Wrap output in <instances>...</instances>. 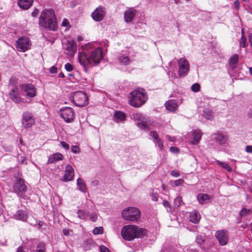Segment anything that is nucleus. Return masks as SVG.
I'll use <instances>...</instances> for the list:
<instances>
[{"instance_id": "1", "label": "nucleus", "mask_w": 252, "mask_h": 252, "mask_svg": "<svg viewBox=\"0 0 252 252\" xmlns=\"http://www.w3.org/2000/svg\"><path fill=\"white\" fill-rule=\"evenodd\" d=\"M102 51L101 48H94L91 43L82 46V51L78 53V61L85 71L87 67L97 65L102 58Z\"/></svg>"}, {"instance_id": "2", "label": "nucleus", "mask_w": 252, "mask_h": 252, "mask_svg": "<svg viewBox=\"0 0 252 252\" xmlns=\"http://www.w3.org/2000/svg\"><path fill=\"white\" fill-rule=\"evenodd\" d=\"M39 24L46 30L55 31L57 26L54 10L52 9L43 10L39 19Z\"/></svg>"}, {"instance_id": "3", "label": "nucleus", "mask_w": 252, "mask_h": 252, "mask_svg": "<svg viewBox=\"0 0 252 252\" xmlns=\"http://www.w3.org/2000/svg\"><path fill=\"white\" fill-rule=\"evenodd\" d=\"M147 99V95L143 90L133 91L130 93L129 96V104L135 107H139L143 105Z\"/></svg>"}, {"instance_id": "4", "label": "nucleus", "mask_w": 252, "mask_h": 252, "mask_svg": "<svg viewBox=\"0 0 252 252\" xmlns=\"http://www.w3.org/2000/svg\"><path fill=\"white\" fill-rule=\"evenodd\" d=\"M141 232L137 226L133 225H127L124 226L121 230V235L124 239L131 241L137 237L139 231Z\"/></svg>"}, {"instance_id": "5", "label": "nucleus", "mask_w": 252, "mask_h": 252, "mask_svg": "<svg viewBox=\"0 0 252 252\" xmlns=\"http://www.w3.org/2000/svg\"><path fill=\"white\" fill-rule=\"evenodd\" d=\"M122 216L125 220L135 221L140 218V212L135 207H127L122 212Z\"/></svg>"}, {"instance_id": "6", "label": "nucleus", "mask_w": 252, "mask_h": 252, "mask_svg": "<svg viewBox=\"0 0 252 252\" xmlns=\"http://www.w3.org/2000/svg\"><path fill=\"white\" fill-rule=\"evenodd\" d=\"M72 98L74 104L77 106L83 107L88 104V97L86 94L82 91L74 93Z\"/></svg>"}, {"instance_id": "7", "label": "nucleus", "mask_w": 252, "mask_h": 252, "mask_svg": "<svg viewBox=\"0 0 252 252\" xmlns=\"http://www.w3.org/2000/svg\"><path fill=\"white\" fill-rule=\"evenodd\" d=\"M212 138L213 140L211 141L210 143V147L215 149H219L218 146L219 145H222L227 140V136L224 134L220 133L213 134Z\"/></svg>"}, {"instance_id": "8", "label": "nucleus", "mask_w": 252, "mask_h": 252, "mask_svg": "<svg viewBox=\"0 0 252 252\" xmlns=\"http://www.w3.org/2000/svg\"><path fill=\"white\" fill-rule=\"evenodd\" d=\"M59 115L66 123H71L75 117L73 110L69 107H64L60 109Z\"/></svg>"}, {"instance_id": "9", "label": "nucleus", "mask_w": 252, "mask_h": 252, "mask_svg": "<svg viewBox=\"0 0 252 252\" xmlns=\"http://www.w3.org/2000/svg\"><path fill=\"white\" fill-rule=\"evenodd\" d=\"M31 41L29 37L22 36L17 40V50L20 52H25L30 49Z\"/></svg>"}, {"instance_id": "10", "label": "nucleus", "mask_w": 252, "mask_h": 252, "mask_svg": "<svg viewBox=\"0 0 252 252\" xmlns=\"http://www.w3.org/2000/svg\"><path fill=\"white\" fill-rule=\"evenodd\" d=\"M178 75L180 77L186 76L189 69L190 65L188 61L183 57L178 60Z\"/></svg>"}, {"instance_id": "11", "label": "nucleus", "mask_w": 252, "mask_h": 252, "mask_svg": "<svg viewBox=\"0 0 252 252\" xmlns=\"http://www.w3.org/2000/svg\"><path fill=\"white\" fill-rule=\"evenodd\" d=\"M35 117L32 113L25 111L23 113L22 119V126L25 128L32 127L35 123Z\"/></svg>"}, {"instance_id": "12", "label": "nucleus", "mask_w": 252, "mask_h": 252, "mask_svg": "<svg viewBox=\"0 0 252 252\" xmlns=\"http://www.w3.org/2000/svg\"><path fill=\"white\" fill-rule=\"evenodd\" d=\"M132 119L136 122L137 126L143 130H147L148 127L146 124L147 119L140 113H134L132 116Z\"/></svg>"}, {"instance_id": "13", "label": "nucleus", "mask_w": 252, "mask_h": 252, "mask_svg": "<svg viewBox=\"0 0 252 252\" xmlns=\"http://www.w3.org/2000/svg\"><path fill=\"white\" fill-rule=\"evenodd\" d=\"M215 236L221 246H225L228 242V233L227 230L223 229L218 230L215 233Z\"/></svg>"}, {"instance_id": "14", "label": "nucleus", "mask_w": 252, "mask_h": 252, "mask_svg": "<svg viewBox=\"0 0 252 252\" xmlns=\"http://www.w3.org/2000/svg\"><path fill=\"white\" fill-rule=\"evenodd\" d=\"M9 97L14 102H16V78L12 77L9 80L8 85Z\"/></svg>"}, {"instance_id": "15", "label": "nucleus", "mask_w": 252, "mask_h": 252, "mask_svg": "<svg viewBox=\"0 0 252 252\" xmlns=\"http://www.w3.org/2000/svg\"><path fill=\"white\" fill-rule=\"evenodd\" d=\"M27 187L24 180L22 179L17 180V194L24 199H27L26 192Z\"/></svg>"}, {"instance_id": "16", "label": "nucleus", "mask_w": 252, "mask_h": 252, "mask_svg": "<svg viewBox=\"0 0 252 252\" xmlns=\"http://www.w3.org/2000/svg\"><path fill=\"white\" fill-rule=\"evenodd\" d=\"M105 9L103 6H99L92 13L93 19L95 21H101L104 17Z\"/></svg>"}, {"instance_id": "17", "label": "nucleus", "mask_w": 252, "mask_h": 252, "mask_svg": "<svg viewBox=\"0 0 252 252\" xmlns=\"http://www.w3.org/2000/svg\"><path fill=\"white\" fill-rule=\"evenodd\" d=\"M74 175V170L71 165L68 164L65 167L64 175L61 180L64 182H68L72 180Z\"/></svg>"}, {"instance_id": "18", "label": "nucleus", "mask_w": 252, "mask_h": 252, "mask_svg": "<svg viewBox=\"0 0 252 252\" xmlns=\"http://www.w3.org/2000/svg\"><path fill=\"white\" fill-rule=\"evenodd\" d=\"M182 103V100L180 102L178 100L169 99L165 103V106L166 109L171 112H175L179 106V104Z\"/></svg>"}, {"instance_id": "19", "label": "nucleus", "mask_w": 252, "mask_h": 252, "mask_svg": "<svg viewBox=\"0 0 252 252\" xmlns=\"http://www.w3.org/2000/svg\"><path fill=\"white\" fill-rule=\"evenodd\" d=\"M67 54L73 57L77 51V45L75 42L73 40H69L67 41L65 47Z\"/></svg>"}, {"instance_id": "20", "label": "nucleus", "mask_w": 252, "mask_h": 252, "mask_svg": "<svg viewBox=\"0 0 252 252\" xmlns=\"http://www.w3.org/2000/svg\"><path fill=\"white\" fill-rule=\"evenodd\" d=\"M23 89L26 92L27 95L31 98L34 97L36 94V91L34 85L26 84L23 85Z\"/></svg>"}, {"instance_id": "21", "label": "nucleus", "mask_w": 252, "mask_h": 252, "mask_svg": "<svg viewBox=\"0 0 252 252\" xmlns=\"http://www.w3.org/2000/svg\"><path fill=\"white\" fill-rule=\"evenodd\" d=\"M137 11L136 9L133 8H129L127 9L124 13V20L126 23L131 22Z\"/></svg>"}, {"instance_id": "22", "label": "nucleus", "mask_w": 252, "mask_h": 252, "mask_svg": "<svg viewBox=\"0 0 252 252\" xmlns=\"http://www.w3.org/2000/svg\"><path fill=\"white\" fill-rule=\"evenodd\" d=\"M202 134L203 133L200 130H194L192 134V138L190 141V144L194 145L198 144L201 139Z\"/></svg>"}, {"instance_id": "23", "label": "nucleus", "mask_w": 252, "mask_h": 252, "mask_svg": "<svg viewBox=\"0 0 252 252\" xmlns=\"http://www.w3.org/2000/svg\"><path fill=\"white\" fill-rule=\"evenodd\" d=\"M114 121L117 123H124L126 119V114L120 111H115L114 114Z\"/></svg>"}, {"instance_id": "24", "label": "nucleus", "mask_w": 252, "mask_h": 252, "mask_svg": "<svg viewBox=\"0 0 252 252\" xmlns=\"http://www.w3.org/2000/svg\"><path fill=\"white\" fill-rule=\"evenodd\" d=\"M33 0H19L18 4L23 9H28L32 5Z\"/></svg>"}, {"instance_id": "25", "label": "nucleus", "mask_w": 252, "mask_h": 252, "mask_svg": "<svg viewBox=\"0 0 252 252\" xmlns=\"http://www.w3.org/2000/svg\"><path fill=\"white\" fill-rule=\"evenodd\" d=\"M189 220L194 223H197L201 218L200 215L196 211H193L189 214Z\"/></svg>"}, {"instance_id": "26", "label": "nucleus", "mask_w": 252, "mask_h": 252, "mask_svg": "<svg viewBox=\"0 0 252 252\" xmlns=\"http://www.w3.org/2000/svg\"><path fill=\"white\" fill-rule=\"evenodd\" d=\"M63 158V156L61 154L59 153H55L49 157L47 164H51L55 162L62 160Z\"/></svg>"}, {"instance_id": "27", "label": "nucleus", "mask_w": 252, "mask_h": 252, "mask_svg": "<svg viewBox=\"0 0 252 252\" xmlns=\"http://www.w3.org/2000/svg\"><path fill=\"white\" fill-rule=\"evenodd\" d=\"M210 198V196L206 193H199L197 195V200L201 204L208 203Z\"/></svg>"}, {"instance_id": "28", "label": "nucleus", "mask_w": 252, "mask_h": 252, "mask_svg": "<svg viewBox=\"0 0 252 252\" xmlns=\"http://www.w3.org/2000/svg\"><path fill=\"white\" fill-rule=\"evenodd\" d=\"M78 217L83 220H87L90 216V212L88 210L85 209H79L77 211Z\"/></svg>"}, {"instance_id": "29", "label": "nucleus", "mask_w": 252, "mask_h": 252, "mask_svg": "<svg viewBox=\"0 0 252 252\" xmlns=\"http://www.w3.org/2000/svg\"><path fill=\"white\" fill-rule=\"evenodd\" d=\"M77 188L79 190L83 192H86L87 190V187L85 181L81 179L78 178L77 180Z\"/></svg>"}, {"instance_id": "30", "label": "nucleus", "mask_w": 252, "mask_h": 252, "mask_svg": "<svg viewBox=\"0 0 252 252\" xmlns=\"http://www.w3.org/2000/svg\"><path fill=\"white\" fill-rule=\"evenodd\" d=\"M203 115L207 120H212L214 117V112L209 108H204Z\"/></svg>"}, {"instance_id": "31", "label": "nucleus", "mask_w": 252, "mask_h": 252, "mask_svg": "<svg viewBox=\"0 0 252 252\" xmlns=\"http://www.w3.org/2000/svg\"><path fill=\"white\" fill-rule=\"evenodd\" d=\"M118 61L121 64L125 65H128L130 62L129 58L125 55L120 56L118 57Z\"/></svg>"}, {"instance_id": "32", "label": "nucleus", "mask_w": 252, "mask_h": 252, "mask_svg": "<svg viewBox=\"0 0 252 252\" xmlns=\"http://www.w3.org/2000/svg\"><path fill=\"white\" fill-rule=\"evenodd\" d=\"M28 218L27 213L25 211H19L17 213V220L26 221Z\"/></svg>"}, {"instance_id": "33", "label": "nucleus", "mask_w": 252, "mask_h": 252, "mask_svg": "<svg viewBox=\"0 0 252 252\" xmlns=\"http://www.w3.org/2000/svg\"><path fill=\"white\" fill-rule=\"evenodd\" d=\"M215 162L217 164L221 166L223 168L226 170L228 172H230L232 171L231 167L228 165V164L225 162L220 161L219 160H216Z\"/></svg>"}, {"instance_id": "34", "label": "nucleus", "mask_w": 252, "mask_h": 252, "mask_svg": "<svg viewBox=\"0 0 252 252\" xmlns=\"http://www.w3.org/2000/svg\"><path fill=\"white\" fill-rule=\"evenodd\" d=\"M239 59V56L237 54L234 55L230 59L229 65L230 67L234 69L235 68V64L237 63Z\"/></svg>"}, {"instance_id": "35", "label": "nucleus", "mask_w": 252, "mask_h": 252, "mask_svg": "<svg viewBox=\"0 0 252 252\" xmlns=\"http://www.w3.org/2000/svg\"><path fill=\"white\" fill-rule=\"evenodd\" d=\"M240 47L242 48H246L247 46V38L244 35V31L242 30V36L241 38L239 41Z\"/></svg>"}, {"instance_id": "36", "label": "nucleus", "mask_w": 252, "mask_h": 252, "mask_svg": "<svg viewBox=\"0 0 252 252\" xmlns=\"http://www.w3.org/2000/svg\"><path fill=\"white\" fill-rule=\"evenodd\" d=\"M17 252H45L44 250L43 249H40L37 250L36 251H31L29 252V250L25 248H19Z\"/></svg>"}, {"instance_id": "37", "label": "nucleus", "mask_w": 252, "mask_h": 252, "mask_svg": "<svg viewBox=\"0 0 252 252\" xmlns=\"http://www.w3.org/2000/svg\"><path fill=\"white\" fill-rule=\"evenodd\" d=\"M251 211L250 209H247L246 208H243L240 212L239 215L242 218L243 217L246 216L250 214Z\"/></svg>"}, {"instance_id": "38", "label": "nucleus", "mask_w": 252, "mask_h": 252, "mask_svg": "<svg viewBox=\"0 0 252 252\" xmlns=\"http://www.w3.org/2000/svg\"><path fill=\"white\" fill-rule=\"evenodd\" d=\"M183 203L182 199L181 196H178L174 199V207H179Z\"/></svg>"}, {"instance_id": "39", "label": "nucleus", "mask_w": 252, "mask_h": 252, "mask_svg": "<svg viewBox=\"0 0 252 252\" xmlns=\"http://www.w3.org/2000/svg\"><path fill=\"white\" fill-rule=\"evenodd\" d=\"M169 77L172 79H175L177 77L176 74L173 72V69L172 68V63L170 64V70L167 73Z\"/></svg>"}, {"instance_id": "40", "label": "nucleus", "mask_w": 252, "mask_h": 252, "mask_svg": "<svg viewBox=\"0 0 252 252\" xmlns=\"http://www.w3.org/2000/svg\"><path fill=\"white\" fill-rule=\"evenodd\" d=\"M154 143L156 144V145H157L158 146L160 151H162L163 150V149H164L163 142L161 139H160L159 138L156 141H155Z\"/></svg>"}, {"instance_id": "41", "label": "nucleus", "mask_w": 252, "mask_h": 252, "mask_svg": "<svg viewBox=\"0 0 252 252\" xmlns=\"http://www.w3.org/2000/svg\"><path fill=\"white\" fill-rule=\"evenodd\" d=\"M150 136L153 139L154 142L159 139L158 133L155 131H150Z\"/></svg>"}, {"instance_id": "42", "label": "nucleus", "mask_w": 252, "mask_h": 252, "mask_svg": "<svg viewBox=\"0 0 252 252\" xmlns=\"http://www.w3.org/2000/svg\"><path fill=\"white\" fill-rule=\"evenodd\" d=\"M93 233L94 235H98L103 233V227H96L93 230Z\"/></svg>"}, {"instance_id": "43", "label": "nucleus", "mask_w": 252, "mask_h": 252, "mask_svg": "<svg viewBox=\"0 0 252 252\" xmlns=\"http://www.w3.org/2000/svg\"><path fill=\"white\" fill-rule=\"evenodd\" d=\"M191 89L192 91L196 93L199 91L200 86L198 83H195L192 85Z\"/></svg>"}, {"instance_id": "44", "label": "nucleus", "mask_w": 252, "mask_h": 252, "mask_svg": "<svg viewBox=\"0 0 252 252\" xmlns=\"http://www.w3.org/2000/svg\"><path fill=\"white\" fill-rule=\"evenodd\" d=\"M29 103L30 102V100L29 99H26L24 98H18L17 96V103Z\"/></svg>"}, {"instance_id": "45", "label": "nucleus", "mask_w": 252, "mask_h": 252, "mask_svg": "<svg viewBox=\"0 0 252 252\" xmlns=\"http://www.w3.org/2000/svg\"><path fill=\"white\" fill-rule=\"evenodd\" d=\"M196 242L199 245H202L204 242V239L201 235H198L196 237Z\"/></svg>"}, {"instance_id": "46", "label": "nucleus", "mask_w": 252, "mask_h": 252, "mask_svg": "<svg viewBox=\"0 0 252 252\" xmlns=\"http://www.w3.org/2000/svg\"><path fill=\"white\" fill-rule=\"evenodd\" d=\"M64 68L67 71L70 72L73 70V66L70 63H67L65 64Z\"/></svg>"}, {"instance_id": "47", "label": "nucleus", "mask_w": 252, "mask_h": 252, "mask_svg": "<svg viewBox=\"0 0 252 252\" xmlns=\"http://www.w3.org/2000/svg\"><path fill=\"white\" fill-rule=\"evenodd\" d=\"M90 215V220L93 221L95 222L97 220V214L96 213H93Z\"/></svg>"}, {"instance_id": "48", "label": "nucleus", "mask_w": 252, "mask_h": 252, "mask_svg": "<svg viewBox=\"0 0 252 252\" xmlns=\"http://www.w3.org/2000/svg\"><path fill=\"white\" fill-rule=\"evenodd\" d=\"M184 182V180L182 179L176 180L174 181V185L176 187H178L182 185Z\"/></svg>"}, {"instance_id": "49", "label": "nucleus", "mask_w": 252, "mask_h": 252, "mask_svg": "<svg viewBox=\"0 0 252 252\" xmlns=\"http://www.w3.org/2000/svg\"><path fill=\"white\" fill-rule=\"evenodd\" d=\"M161 252H175V250L172 248H166L164 247L161 250Z\"/></svg>"}, {"instance_id": "50", "label": "nucleus", "mask_w": 252, "mask_h": 252, "mask_svg": "<svg viewBox=\"0 0 252 252\" xmlns=\"http://www.w3.org/2000/svg\"><path fill=\"white\" fill-rule=\"evenodd\" d=\"M71 151L74 154H78L79 153V148L77 146H72Z\"/></svg>"}, {"instance_id": "51", "label": "nucleus", "mask_w": 252, "mask_h": 252, "mask_svg": "<svg viewBox=\"0 0 252 252\" xmlns=\"http://www.w3.org/2000/svg\"><path fill=\"white\" fill-rule=\"evenodd\" d=\"M63 234L64 236H69L71 235L72 231L69 229H63Z\"/></svg>"}, {"instance_id": "52", "label": "nucleus", "mask_w": 252, "mask_h": 252, "mask_svg": "<svg viewBox=\"0 0 252 252\" xmlns=\"http://www.w3.org/2000/svg\"><path fill=\"white\" fill-rule=\"evenodd\" d=\"M61 145H62V146L63 148H64L66 150H68L69 148V145L68 144H67L66 143H65V142H64V141H62L61 142Z\"/></svg>"}, {"instance_id": "53", "label": "nucleus", "mask_w": 252, "mask_h": 252, "mask_svg": "<svg viewBox=\"0 0 252 252\" xmlns=\"http://www.w3.org/2000/svg\"><path fill=\"white\" fill-rule=\"evenodd\" d=\"M171 175L174 177H178L180 176V173L176 170H173L171 172Z\"/></svg>"}, {"instance_id": "54", "label": "nucleus", "mask_w": 252, "mask_h": 252, "mask_svg": "<svg viewBox=\"0 0 252 252\" xmlns=\"http://www.w3.org/2000/svg\"><path fill=\"white\" fill-rule=\"evenodd\" d=\"M170 151L171 153H177L179 152L178 149L175 147H171L170 148Z\"/></svg>"}, {"instance_id": "55", "label": "nucleus", "mask_w": 252, "mask_h": 252, "mask_svg": "<svg viewBox=\"0 0 252 252\" xmlns=\"http://www.w3.org/2000/svg\"><path fill=\"white\" fill-rule=\"evenodd\" d=\"M100 250L101 252H109L108 249L104 246H101L100 247Z\"/></svg>"}, {"instance_id": "56", "label": "nucleus", "mask_w": 252, "mask_h": 252, "mask_svg": "<svg viewBox=\"0 0 252 252\" xmlns=\"http://www.w3.org/2000/svg\"><path fill=\"white\" fill-rule=\"evenodd\" d=\"M246 151L247 153H252V146H251V145L247 146L246 147Z\"/></svg>"}, {"instance_id": "57", "label": "nucleus", "mask_w": 252, "mask_h": 252, "mask_svg": "<svg viewBox=\"0 0 252 252\" xmlns=\"http://www.w3.org/2000/svg\"><path fill=\"white\" fill-rule=\"evenodd\" d=\"M50 72L51 73H55L57 72V68L55 66H53L51 67L50 69Z\"/></svg>"}, {"instance_id": "58", "label": "nucleus", "mask_w": 252, "mask_h": 252, "mask_svg": "<svg viewBox=\"0 0 252 252\" xmlns=\"http://www.w3.org/2000/svg\"><path fill=\"white\" fill-rule=\"evenodd\" d=\"M39 12V10L35 8L34 10L32 12V15L33 17H36Z\"/></svg>"}, {"instance_id": "59", "label": "nucleus", "mask_w": 252, "mask_h": 252, "mask_svg": "<svg viewBox=\"0 0 252 252\" xmlns=\"http://www.w3.org/2000/svg\"><path fill=\"white\" fill-rule=\"evenodd\" d=\"M234 6L237 9H239L240 8V2L238 0H236L234 2Z\"/></svg>"}, {"instance_id": "60", "label": "nucleus", "mask_w": 252, "mask_h": 252, "mask_svg": "<svg viewBox=\"0 0 252 252\" xmlns=\"http://www.w3.org/2000/svg\"><path fill=\"white\" fill-rule=\"evenodd\" d=\"M62 25L63 27H67L69 25V22L67 20L64 19L62 22Z\"/></svg>"}, {"instance_id": "61", "label": "nucleus", "mask_w": 252, "mask_h": 252, "mask_svg": "<svg viewBox=\"0 0 252 252\" xmlns=\"http://www.w3.org/2000/svg\"><path fill=\"white\" fill-rule=\"evenodd\" d=\"M162 204H163V205L165 207H166V208H167V207L170 208V204H169V202H168V201H166V200H164V201H163Z\"/></svg>"}, {"instance_id": "62", "label": "nucleus", "mask_w": 252, "mask_h": 252, "mask_svg": "<svg viewBox=\"0 0 252 252\" xmlns=\"http://www.w3.org/2000/svg\"><path fill=\"white\" fill-rule=\"evenodd\" d=\"M249 41L250 42V46L252 48V33H251L249 35Z\"/></svg>"}, {"instance_id": "63", "label": "nucleus", "mask_w": 252, "mask_h": 252, "mask_svg": "<svg viewBox=\"0 0 252 252\" xmlns=\"http://www.w3.org/2000/svg\"><path fill=\"white\" fill-rule=\"evenodd\" d=\"M21 162L23 164H27L26 160L25 158L21 157Z\"/></svg>"}, {"instance_id": "64", "label": "nucleus", "mask_w": 252, "mask_h": 252, "mask_svg": "<svg viewBox=\"0 0 252 252\" xmlns=\"http://www.w3.org/2000/svg\"><path fill=\"white\" fill-rule=\"evenodd\" d=\"M166 138L170 141H174V138L171 137L169 135H166Z\"/></svg>"}]
</instances>
